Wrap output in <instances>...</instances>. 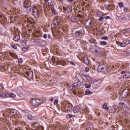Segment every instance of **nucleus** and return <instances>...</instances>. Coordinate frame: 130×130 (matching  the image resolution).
Here are the masks:
<instances>
[{
    "instance_id": "37998d69",
    "label": "nucleus",
    "mask_w": 130,
    "mask_h": 130,
    "mask_svg": "<svg viewBox=\"0 0 130 130\" xmlns=\"http://www.w3.org/2000/svg\"><path fill=\"white\" fill-rule=\"evenodd\" d=\"M11 47H12V48H14V49H17V46H16L15 45L11 44Z\"/></svg>"
},
{
    "instance_id": "f3484780",
    "label": "nucleus",
    "mask_w": 130,
    "mask_h": 130,
    "mask_svg": "<svg viewBox=\"0 0 130 130\" xmlns=\"http://www.w3.org/2000/svg\"><path fill=\"white\" fill-rule=\"evenodd\" d=\"M31 6L30 4V2L28 0H25L23 3V7L24 8H27V7H29Z\"/></svg>"
},
{
    "instance_id": "c9c22d12",
    "label": "nucleus",
    "mask_w": 130,
    "mask_h": 130,
    "mask_svg": "<svg viewBox=\"0 0 130 130\" xmlns=\"http://www.w3.org/2000/svg\"><path fill=\"white\" fill-rule=\"evenodd\" d=\"M118 6H119V8L121 9V8L124 6L123 2H120L118 3Z\"/></svg>"
},
{
    "instance_id": "e433bc0d",
    "label": "nucleus",
    "mask_w": 130,
    "mask_h": 130,
    "mask_svg": "<svg viewBox=\"0 0 130 130\" xmlns=\"http://www.w3.org/2000/svg\"><path fill=\"white\" fill-rule=\"evenodd\" d=\"M85 77H86V78H87V80H88V81H92V78H91L90 77V76H88V75H84Z\"/></svg>"
},
{
    "instance_id": "5701e85b",
    "label": "nucleus",
    "mask_w": 130,
    "mask_h": 130,
    "mask_svg": "<svg viewBox=\"0 0 130 130\" xmlns=\"http://www.w3.org/2000/svg\"><path fill=\"white\" fill-rule=\"evenodd\" d=\"M102 108L105 109L106 111L109 110V107H107V104L105 103L103 106H102Z\"/></svg>"
},
{
    "instance_id": "774afa93",
    "label": "nucleus",
    "mask_w": 130,
    "mask_h": 130,
    "mask_svg": "<svg viewBox=\"0 0 130 130\" xmlns=\"http://www.w3.org/2000/svg\"><path fill=\"white\" fill-rule=\"evenodd\" d=\"M7 54V53H5L4 54H3V56H5Z\"/></svg>"
},
{
    "instance_id": "13d9d810",
    "label": "nucleus",
    "mask_w": 130,
    "mask_h": 130,
    "mask_svg": "<svg viewBox=\"0 0 130 130\" xmlns=\"http://www.w3.org/2000/svg\"><path fill=\"white\" fill-rule=\"evenodd\" d=\"M105 19H110V16H106L105 17Z\"/></svg>"
},
{
    "instance_id": "4be33fe9",
    "label": "nucleus",
    "mask_w": 130,
    "mask_h": 130,
    "mask_svg": "<svg viewBox=\"0 0 130 130\" xmlns=\"http://www.w3.org/2000/svg\"><path fill=\"white\" fill-rule=\"evenodd\" d=\"M83 62L84 63H85V64H86L87 66L89 64V59H88V57H86L84 58Z\"/></svg>"
},
{
    "instance_id": "bf43d9fd",
    "label": "nucleus",
    "mask_w": 130,
    "mask_h": 130,
    "mask_svg": "<svg viewBox=\"0 0 130 130\" xmlns=\"http://www.w3.org/2000/svg\"><path fill=\"white\" fill-rule=\"evenodd\" d=\"M119 36V34H117L115 35V37H118Z\"/></svg>"
},
{
    "instance_id": "20e7f679",
    "label": "nucleus",
    "mask_w": 130,
    "mask_h": 130,
    "mask_svg": "<svg viewBox=\"0 0 130 130\" xmlns=\"http://www.w3.org/2000/svg\"><path fill=\"white\" fill-rule=\"evenodd\" d=\"M98 71L99 72H102V73H104L105 74H106L107 73L108 70H107V67L105 65H100L98 67Z\"/></svg>"
},
{
    "instance_id": "c85d7f7f",
    "label": "nucleus",
    "mask_w": 130,
    "mask_h": 130,
    "mask_svg": "<svg viewBox=\"0 0 130 130\" xmlns=\"http://www.w3.org/2000/svg\"><path fill=\"white\" fill-rule=\"evenodd\" d=\"M84 86L85 87V88H91V84L90 83H85L84 84Z\"/></svg>"
},
{
    "instance_id": "7ed1b4c3",
    "label": "nucleus",
    "mask_w": 130,
    "mask_h": 130,
    "mask_svg": "<svg viewBox=\"0 0 130 130\" xmlns=\"http://www.w3.org/2000/svg\"><path fill=\"white\" fill-rule=\"evenodd\" d=\"M31 105L34 107V108H37L39 105L41 104V100L36 99H32L31 101Z\"/></svg>"
},
{
    "instance_id": "a211bd4d",
    "label": "nucleus",
    "mask_w": 130,
    "mask_h": 130,
    "mask_svg": "<svg viewBox=\"0 0 130 130\" xmlns=\"http://www.w3.org/2000/svg\"><path fill=\"white\" fill-rule=\"evenodd\" d=\"M26 114V116H27L28 119H29L30 120H34V119H35V117H32V115L29 114V113L26 112L25 113Z\"/></svg>"
},
{
    "instance_id": "aec40b11",
    "label": "nucleus",
    "mask_w": 130,
    "mask_h": 130,
    "mask_svg": "<svg viewBox=\"0 0 130 130\" xmlns=\"http://www.w3.org/2000/svg\"><path fill=\"white\" fill-rule=\"evenodd\" d=\"M125 16L123 15H121L118 18L117 20L119 22H122V21H123L124 20Z\"/></svg>"
},
{
    "instance_id": "603ef678",
    "label": "nucleus",
    "mask_w": 130,
    "mask_h": 130,
    "mask_svg": "<svg viewBox=\"0 0 130 130\" xmlns=\"http://www.w3.org/2000/svg\"><path fill=\"white\" fill-rule=\"evenodd\" d=\"M10 55H11V56H12V57H14V55H15V54L13 53H10Z\"/></svg>"
},
{
    "instance_id": "09e8293b",
    "label": "nucleus",
    "mask_w": 130,
    "mask_h": 130,
    "mask_svg": "<svg viewBox=\"0 0 130 130\" xmlns=\"http://www.w3.org/2000/svg\"><path fill=\"white\" fill-rule=\"evenodd\" d=\"M89 71H90V69H89V68H88V67H86L85 71H86V72L88 73V72H89Z\"/></svg>"
},
{
    "instance_id": "9d476101",
    "label": "nucleus",
    "mask_w": 130,
    "mask_h": 130,
    "mask_svg": "<svg viewBox=\"0 0 130 130\" xmlns=\"http://www.w3.org/2000/svg\"><path fill=\"white\" fill-rule=\"evenodd\" d=\"M26 77L28 80H31L33 78V71H29L26 73Z\"/></svg>"
},
{
    "instance_id": "7c9ffc66",
    "label": "nucleus",
    "mask_w": 130,
    "mask_h": 130,
    "mask_svg": "<svg viewBox=\"0 0 130 130\" xmlns=\"http://www.w3.org/2000/svg\"><path fill=\"white\" fill-rule=\"evenodd\" d=\"M9 97H11V98H14L16 97V94H15L14 93H9Z\"/></svg>"
},
{
    "instance_id": "5fc2aeb1",
    "label": "nucleus",
    "mask_w": 130,
    "mask_h": 130,
    "mask_svg": "<svg viewBox=\"0 0 130 130\" xmlns=\"http://www.w3.org/2000/svg\"><path fill=\"white\" fill-rule=\"evenodd\" d=\"M67 116H68V117L69 118H70L72 117V116H73V115H71V114H68V115H67Z\"/></svg>"
},
{
    "instance_id": "4468645a",
    "label": "nucleus",
    "mask_w": 130,
    "mask_h": 130,
    "mask_svg": "<svg viewBox=\"0 0 130 130\" xmlns=\"http://www.w3.org/2000/svg\"><path fill=\"white\" fill-rule=\"evenodd\" d=\"M116 43L118 46H120L121 47H125L126 45H128V44H126V42H123V43L117 42Z\"/></svg>"
},
{
    "instance_id": "423d86ee",
    "label": "nucleus",
    "mask_w": 130,
    "mask_h": 130,
    "mask_svg": "<svg viewBox=\"0 0 130 130\" xmlns=\"http://www.w3.org/2000/svg\"><path fill=\"white\" fill-rule=\"evenodd\" d=\"M32 127H36V130H43L44 129V127L42 125H39L38 123L34 122L31 124Z\"/></svg>"
},
{
    "instance_id": "58836bf2",
    "label": "nucleus",
    "mask_w": 130,
    "mask_h": 130,
    "mask_svg": "<svg viewBox=\"0 0 130 130\" xmlns=\"http://www.w3.org/2000/svg\"><path fill=\"white\" fill-rule=\"evenodd\" d=\"M102 39L103 40H107L108 39V37L107 36H104V37H102Z\"/></svg>"
},
{
    "instance_id": "473e14b6",
    "label": "nucleus",
    "mask_w": 130,
    "mask_h": 130,
    "mask_svg": "<svg viewBox=\"0 0 130 130\" xmlns=\"http://www.w3.org/2000/svg\"><path fill=\"white\" fill-rule=\"evenodd\" d=\"M120 106H122V108H125L126 107V105H125L124 103H119Z\"/></svg>"
},
{
    "instance_id": "a878e982",
    "label": "nucleus",
    "mask_w": 130,
    "mask_h": 130,
    "mask_svg": "<svg viewBox=\"0 0 130 130\" xmlns=\"http://www.w3.org/2000/svg\"><path fill=\"white\" fill-rule=\"evenodd\" d=\"M85 95H92V94H93V93L92 92H91V91H90L89 89H86V90L85 91Z\"/></svg>"
},
{
    "instance_id": "0eeeda50",
    "label": "nucleus",
    "mask_w": 130,
    "mask_h": 130,
    "mask_svg": "<svg viewBox=\"0 0 130 130\" xmlns=\"http://www.w3.org/2000/svg\"><path fill=\"white\" fill-rule=\"evenodd\" d=\"M81 20V18L78 16H72L70 18V21L72 22H74V23H77V22H79Z\"/></svg>"
},
{
    "instance_id": "4d7b16f0",
    "label": "nucleus",
    "mask_w": 130,
    "mask_h": 130,
    "mask_svg": "<svg viewBox=\"0 0 130 130\" xmlns=\"http://www.w3.org/2000/svg\"><path fill=\"white\" fill-rule=\"evenodd\" d=\"M127 8H124V12H127Z\"/></svg>"
},
{
    "instance_id": "f704fd0d",
    "label": "nucleus",
    "mask_w": 130,
    "mask_h": 130,
    "mask_svg": "<svg viewBox=\"0 0 130 130\" xmlns=\"http://www.w3.org/2000/svg\"><path fill=\"white\" fill-rule=\"evenodd\" d=\"M39 41H40L42 43V44H43V45H46V42L45 41H43L42 40H38Z\"/></svg>"
},
{
    "instance_id": "c03bdc74",
    "label": "nucleus",
    "mask_w": 130,
    "mask_h": 130,
    "mask_svg": "<svg viewBox=\"0 0 130 130\" xmlns=\"http://www.w3.org/2000/svg\"><path fill=\"white\" fill-rule=\"evenodd\" d=\"M69 63H70V64H71L72 66H75V63H74V62L72 61H70Z\"/></svg>"
},
{
    "instance_id": "412c9836",
    "label": "nucleus",
    "mask_w": 130,
    "mask_h": 130,
    "mask_svg": "<svg viewBox=\"0 0 130 130\" xmlns=\"http://www.w3.org/2000/svg\"><path fill=\"white\" fill-rule=\"evenodd\" d=\"M58 22H59L58 19H56V22L55 21H54L51 24V26L53 27V28H54V27H56V25H57Z\"/></svg>"
},
{
    "instance_id": "2eb2a0df",
    "label": "nucleus",
    "mask_w": 130,
    "mask_h": 130,
    "mask_svg": "<svg viewBox=\"0 0 130 130\" xmlns=\"http://www.w3.org/2000/svg\"><path fill=\"white\" fill-rule=\"evenodd\" d=\"M81 85H82V82H81L80 81H79L76 83H74L72 85V87H73V88H76V87H81Z\"/></svg>"
},
{
    "instance_id": "8fccbe9b",
    "label": "nucleus",
    "mask_w": 130,
    "mask_h": 130,
    "mask_svg": "<svg viewBox=\"0 0 130 130\" xmlns=\"http://www.w3.org/2000/svg\"><path fill=\"white\" fill-rule=\"evenodd\" d=\"M43 38H44V39H46V38H47V34H45L43 36Z\"/></svg>"
},
{
    "instance_id": "393cba45",
    "label": "nucleus",
    "mask_w": 130,
    "mask_h": 130,
    "mask_svg": "<svg viewBox=\"0 0 130 130\" xmlns=\"http://www.w3.org/2000/svg\"><path fill=\"white\" fill-rule=\"evenodd\" d=\"M67 13H70L73 11V7L72 6H69L67 8Z\"/></svg>"
},
{
    "instance_id": "ddd939ff",
    "label": "nucleus",
    "mask_w": 130,
    "mask_h": 130,
    "mask_svg": "<svg viewBox=\"0 0 130 130\" xmlns=\"http://www.w3.org/2000/svg\"><path fill=\"white\" fill-rule=\"evenodd\" d=\"M46 5L49 7H53L55 4L54 3V1H53V0H48L46 2Z\"/></svg>"
},
{
    "instance_id": "6e6552de",
    "label": "nucleus",
    "mask_w": 130,
    "mask_h": 130,
    "mask_svg": "<svg viewBox=\"0 0 130 130\" xmlns=\"http://www.w3.org/2000/svg\"><path fill=\"white\" fill-rule=\"evenodd\" d=\"M9 112L12 116H18L19 114V112L15 109L10 110Z\"/></svg>"
},
{
    "instance_id": "bb28decb",
    "label": "nucleus",
    "mask_w": 130,
    "mask_h": 130,
    "mask_svg": "<svg viewBox=\"0 0 130 130\" xmlns=\"http://www.w3.org/2000/svg\"><path fill=\"white\" fill-rule=\"evenodd\" d=\"M125 79H128V78L130 77V73L129 72H126L124 76Z\"/></svg>"
},
{
    "instance_id": "a19ab883",
    "label": "nucleus",
    "mask_w": 130,
    "mask_h": 130,
    "mask_svg": "<svg viewBox=\"0 0 130 130\" xmlns=\"http://www.w3.org/2000/svg\"><path fill=\"white\" fill-rule=\"evenodd\" d=\"M104 19H105V17H101L99 19V21H103L104 20Z\"/></svg>"
},
{
    "instance_id": "72a5a7b5",
    "label": "nucleus",
    "mask_w": 130,
    "mask_h": 130,
    "mask_svg": "<svg viewBox=\"0 0 130 130\" xmlns=\"http://www.w3.org/2000/svg\"><path fill=\"white\" fill-rule=\"evenodd\" d=\"M26 12L27 13H30V12H31V6H28L27 7H26Z\"/></svg>"
},
{
    "instance_id": "49530a36",
    "label": "nucleus",
    "mask_w": 130,
    "mask_h": 130,
    "mask_svg": "<svg viewBox=\"0 0 130 130\" xmlns=\"http://www.w3.org/2000/svg\"><path fill=\"white\" fill-rule=\"evenodd\" d=\"M124 78H125L124 76H121L120 77L119 80H120V81H123V80H124Z\"/></svg>"
},
{
    "instance_id": "052dcab7",
    "label": "nucleus",
    "mask_w": 130,
    "mask_h": 130,
    "mask_svg": "<svg viewBox=\"0 0 130 130\" xmlns=\"http://www.w3.org/2000/svg\"><path fill=\"white\" fill-rule=\"evenodd\" d=\"M72 17L71 16H70V15H68V20H69V21H71V18Z\"/></svg>"
},
{
    "instance_id": "0e129e2a",
    "label": "nucleus",
    "mask_w": 130,
    "mask_h": 130,
    "mask_svg": "<svg viewBox=\"0 0 130 130\" xmlns=\"http://www.w3.org/2000/svg\"><path fill=\"white\" fill-rule=\"evenodd\" d=\"M20 42L21 43H25V41H24V40H21Z\"/></svg>"
},
{
    "instance_id": "e2e57ef3",
    "label": "nucleus",
    "mask_w": 130,
    "mask_h": 130,
    "mask_svg": "<svg viewBox=\"0 0 130 130\" xmlns=\"http://www.w3.org/2000/svg\"><path fill=\"white\" fill-rule=\"evenodd\" d=\"M1 90H3V86H2V84H0V91Z\"/></svg>"
},
{
    "instance_id": "f257e3e1",
    "label": "nucleus",
    "mask_w": 130,
    "mask_h": 130,
    "mask_svg": "<svg viewBox=\"0 0 130 130\" xmlns=\"http://www.w3.org/2000/svg\"><path fill=\"white\" fill-rule=\"evenodd\" d=\"M50 62L51 64H54L56 63L58 68H60V66H64L67 62L64 60L58 58L57 57H52V59L50 60Z\"/></svg>"
},
{
    "instance_id": "2f4dec72",
    "label": "nucleus",
    "mask_w": 130,
    "mask_h": 130,
    "mask_svg": "<svg viewBox=\"0 0 130 130\" xmlns=\"http://www.w3.org/2000/svg\"><path fill=\"white\" fill-rule=\"evenodd\" d=\"M100 45H106V44H107V43L105 41H101L100 42Z\"/></svg>"
},
{
    "instance_id": "69168bd1",
    "label": "nucleus",
    "mask_w": 130,
    "mask_h": 130,
    "mask_svg": "<svg viewBox=\"0 0 130 130\" xmlns=\"http://www.w3.org/2000/svg\"><path fill=\"white\" fill-rule=\"evenodd\" d=\"M54 99L53 98H52L50 100V101H53Z\"/></svg>"
},
{
    "instance_id": "864d4df0",
    "label": "nucleus",
    "mask_w": 130,
    "mask_h": 130,
    "mask_svg": "<svg viewBox=\"0 0 130 130\" xmlns=\"http://www.w3.org/2000/svg\"><path fill=\"white\" fill-rule=\"evenodd\" d=\"M22 51H27V49L26 48H23L22 49Z\"/></svg>"
},
{
    "instance_id": "a18cd8bd",
    "label": "nucleus",
    "mask_w": 130,
    "mask_h": 130,
    "mask_svg": "<svg viewBox=\"0 0 130 130\" xmlns=\"http://www.w3.org/2000/svg\"><path fill=\"white\" fill-rule=\"evenodd\" d=\"M58 103V100H56L54 101V104L55 105H56V104H57Z\"/></svg>"
},
{
    "instance_id": "39448f33",
    "label": "nucleus",
    "mask_w": 130,
    "mask_h": 130,
    "mask_svg": "<svg viewBox=\"0 0 130 130\" xmlns=\"http://www.w3.org/2000/svg\"><path fill=\"white\" fill-rule=\"evenodd\" d=\"M40 10H38V9L36 8H32V13L35 18H39V16L40 15Z\"/></svg>"
},
{
    "instance_id": "de8ad7c7",
    "label": "nucleus",
    "mask_w": 130,
    "mask_h": 130,
    "mask_svg": "<svg viewBox=\"0 0 130 130\" xmlns=\"http://www.w3.org/2000/svg\"><path fill=\"white\" fill-rule=\"evenodd\" d=\"M115 34L114 33V32H112V33H111L110 34L111 37H113V36H114Z\"/></svg>"
},
{
    "instance_id": "f03ea898",
    "label": "nucleus",
    "mask_w": 130,
    "mask_h": 130,
    "mask_svg": "<svg viewBox=\"0 0 130 130\" xmlns=\"http://www.w3.org/2000/svg\"><path fill=\"white\" fill-rule=\"evenodd\" d=\"M66 109H67L68 112H72L73 111L74 113H80L81 112V110H82V108L80 107L79 106H77L73 107V109H72V104L69 103L66 104Z\"/></svg>"
},
{
    "instance_id": "680f3d73",
    "label": "nucleus",
    "mask_w": 130,
    "mask_h": 130,
    "mask_svg": "<svg viewBox=\"0 0 130 130\" xmlns=\"http://www.w3.org/2000/svg\"><path fill=\"white\" fill-rule=\"evenodd\" d=\"M48 38L49 39H51V35H48Z\"/></svg>"
},
{
    "instance_id": "4c0bfd02",
    "label": "nucleus",
    "mask_w": 130,
    "mask_h": 130,
    "mask_svg": "<svg viewBox=\"0 0 130 130\" xmlns=\"http://www.w3.org/2000/svg\"><path fill=\"white\" fill-rule=\"evenodd\" d=\"M110 112H111V113L113 112H115V107L112 108L110 110Z\"/></svg>"
},
{
    "instance_id": "c756f323",
    "label": "nucleus",
    "mask_w": 130,
    "mask_h": 130,
    "mask_svg": "<svg viewBox=\"0 0 130 130\" xmlns=\"http://www.w3.org/2000/svg\"><path fill=\"white\" fill-rule=\"evenodd\" d=\"M92 87H93V89H97V88H98L99 86H98V84H97V83H93Z\"/></svg>"
},
{
    "instance_id": "6e6d98bb",
    "label": "nucleus",
    "mask_w": 130,
    "mask_h": 130,
    "mask_svg": "<svg viewBox=\"0 0 130 130\" xmlns=\"http://www.w3.org/2000/svg\"><path fill=\"white\" fill-rule=\"evenodd\" d=\"M60 127H61L60 125H58L57 126V129H59L60 128Z\"/></svg>"
},
{
    "instance_id": "cd10ccee",
    "label": "nucleus",
    "mask_w": 130,
    "mask_h": 130,
    "mask_svg": "<svg viewBox=\"0 0 130 130\" xmlns=\"http://www.w3.org/2000/svg\"><path fill=\"white\" fill-rule=\"evenodd\" d=\"M51 10H52V13L54 15H57V14H58L57 11L56 10H54V8L53 7L51 8Z\"/></svg>"
},
{
    "instance_id": "b1692460",
    "label": "nucleus",
    "mask_w": 130,
    "mask_h": 130,
    "mask_svg": "<svg viewBox=\"0 0 130 130\" xmlns=\"http://www.w3.org/2000/svg\"><path fill=\"white\" fill-rule=\"evenodd\" d=\"M20 36H15L14 37L13 40L14 41H18V40H20Z\"/></svg>"
},
{
    "instance_id": "3c124183",
    "label": "nucleus",
    "mask_w": 130,
    "mask_h": 130,
    "mask_svg": "<svg viewBox=\"0 0 130 130\" xmlns=\"http://www.w3.org/2000/svg\"><path fill=\"white\" fill-rule=\"evenodd\" d=\"M122 55L123 56H128V55H129V54H122Z\"/></svg>"
},
{
    "instance_id": "6ab92c4d",
    "label": "nucleus",
    "mask_w": 130,
    "mask_h": 130,
    "mask_svg": "<svg viewBox=\"0 0 130 130\" xmlns=\"http://www.w3.org/2000/svg\"><path fill=\"white\" fill-rule=\"evenodd\" d=\"M0 97L1 98H8L10 97V93H5L1 94H0Z\"/></svg>"
},
{
    "instance_id": "9b49d317",
    "label": "nucleus",
    "mask_w": 130,
    "mask_h": 130,
    "mask_svg": "<svg viewBox=\"0 0 130 130\" xmlns=\"http://www.w3.org/2000/svg\"><path fill=\"white\" fill-rule=\"evenodd\" d=\"M85 25L87 27H88V28H91V27L93 26V22L91 19H88L86 21Z\"/></svg>"
},
{
    "instance_id": "338daca9",
    "label": "nucleus",
    "mask_w": 130,
    "mask_h": 130,
    "mask_svg": "<svg viewBox=\"0 0 130 130\" xmlns=\"http://www.w3.org/2000/svg\"><path fill=\"white\" fill-rule=\"evenodd\" d=\"M124 73H125V71H122L121 72V74H124Z\"/></svg>"
},
{
    "instance_id": "1a4fd4ad",
    "label": "nucleus",
    "mask_w": 130,
    "mask_h": 130,
    "mask_svg": "<svg viewBox=\"0 0 130 130\" xmlns=\"http://www.w3.org/2000/svg\"><path fill=\"white\" fill-rule=\"evenodd\" d=\"M75 37H79V38H82L83 36V29H80L79 31H76L75 32Z\"/></svg>"
},
{
    "instance_id": "ea45409f",
    "label": "nucleus",
    "mask_w": 130,
    "mask_h": 130,
    "mask_svg": "<svg viewBox=\"0 0 130 130\" xmlns=\"http://www.w3.org/2000/svg\"><path fill=\"white\" fill-rule=\"evenodd\" d=\"M18 62L19 63H22V62H23V58H20L19 59H18Z\"/></svg>"
},
{
    "instance_id": "79ce46f5",
    "label": "nucleus",
    "mask_w": 130,
    "mask_h": 130,
    "mask_svg": "<svg viewBox=\"0 0 130 130\" xmlns=\"http://www.w3.org/2000/svg\"><path fill=\"white\" fill-rule=\"evenodd\" d=\"M110 7V6H109V5H105V8L106 9V10H108V9H109V7Z\"/></svg>"
},
{
    "instance_id": "dca6fc26",
    "label": "nucleus",
    "mask_w": 130,
    "mask_h": 130,
    "mask_svg": "<svg viewBox=\"0 0 130 130\" xmlns=\"http://www.w3.org/2000/svg\"><path fill=\"white\" fill-rule=\"evenodd\" d=\"M124 35L125 36H126V37L129 36V35H130V28H126L124 30Z\"/></svg>"
},
{
    "instance_id": "f8f14e48",
    "label": "nucleus",
    "mask_w": 130,
    "mask_h": 130,
    "mask_svg": "<svg viewBox=\"0 0 130 130\" xmlns=\"http://www.w3.org/2000/svg\"><path fill=\"white\" fill-rule=\"evenodd\" d=\"M93 52H94V53H95L94 54H95V55H96V56H102V55H103V54H99L101 53L100 48H99L95 49L93 51Z\"/></svg>"
}]
</instances>
